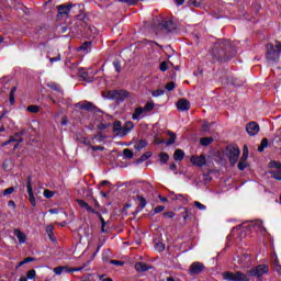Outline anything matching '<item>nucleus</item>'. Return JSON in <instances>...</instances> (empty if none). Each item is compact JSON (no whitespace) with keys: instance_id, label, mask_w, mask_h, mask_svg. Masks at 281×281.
Wrapping results in <instances>:
<instances>
[{"instance_id":"obj_5","label":"nucleus","mask_w":281,"mask_h":281,"mask_svg":"<svg viewBox=\"0 0 281 281\" xmlns=\"http://www.w3.org/2000/svg\"><path fill=\"white\" fill-rule=\"evenodd\" d=\"M222 278L224 281H250L247 274L240 271H225L222 273Z\"/></svg>"},{"instance_id":"obj_12","label":"nucleus","mask_w":281,"mask_h":281,"mask_svg":"<svg viewBox=\"0 0 281 281\" xmlns=\"http://www.w3.org/2000/svg\"><path fill=\"white\" fill-rule=\"evenodd\" d=\"M190 161L193 166H196L198 168H203V166L207 165V158H205V155H193L191 156Z\"/></svg>"},{"instance_id":"obj_23","label":"nucleus","mask_w":281,"mask_h":281,"mask_svg":"<svg viewBox=\"0 0 281 281\" xmlns=\"http://www.w3.org/2000/svg\"><path fill=\"white\" fill-rule=\"evenodd\" d=\"M144 108L142 106H137L135 110H134V113L132 114V120L134 121H138V120H142L144 119ZM143 115V116H142Z\"/></svg>"},{"instance_id":"obj_58","label":"nucleus","mask_w":281,"mask_h":281,"mask_svg":"<svg viewBox=\"0 0 281 281\" xmlns=\"http://www.w3.org/2000/svg\"><path fill=\"white\" fill-rule=\"evenodd\" d=\"M165 89H167V91H173L175 90V82H168L166 86H165Z\"/></svg>"},{"instance_id":"obj_16","label":"nucleus","mask_w":281,"mask_h":281,"mask_svg":"<svg viewBox=\"0 0 281 281\" xmlns=\"http://www.w3.org/2000/svg\"><path fill=\"white\" fill-rule=\"evenodd\" d=\"M134 201H138V205L135 210V214H139V212H142V210H144L146 207V205H148V201H146V198H144L143 195L137 194L134 198Z\"/></svg>"},{"instance_id":"obj_8","label":"nucleus","mask_w":281,"mask_h":281,"mask_svg":"<svg viewBox=\"0 0 281 281\" xmlns=\"http://www.w3.org/2000/svg\"><path fill=\"white\" fill-rule=\"evenodd\" d=\"M268 168H272V170L269 171L271 178L276 179V181H281V162L277 160H271L268 165Z\"/></svg>"},{"instance_id":"obj_38","label":"nucleus","mask_w":281,"mask_h":281,"mask_svg":"<svg viewBox=\"0 0 281 281\" xmlns=\"http://www.w3.org/2000/svg\"><path fill=\"white\" fill-rule=\"evenodd\" d=\"M116 74H120L122 71V61L120 59H114L112 63Z\"/></svg>"},{"instance_id":"obj_27","label":"nucleus","mask_w":281,"mask_h":281,"mask_svg":"<svg viewBox=\"0 0 281 281\" xmlns=\"http://www.w3.org/2000/svg\"><path fill=\"white\" fill-rule=\"evenodd\" d=\"M93 45V42L88 41V42H83L79 47H78V52H85L86 54H89V52H91V46Z\"/></svg>"},{"instance_id":"obj_30","label":"nucleus","mask_w":281,"mask_h":281,"mask_svg":"<svg viewBox=\"0 0 281 281\" xmlns=\"http://www.w3.org/2000/svg\"><path fill=\"white\" fill-rule=\"evenodd\" d=\"M46 234L52 243H56V236L54 235V225L46 226Z\"/></svg>"},{"instance_id":"obj_33","label":"nucleus","mask_w":281,"mask_h":281,"mask_svg":"<svg viewBox=\"0 0 281 281\" xmlns=\"http://www.w3.org/2000/svg\"><path fill=\"white\" fill-rule=\"evenodd\" d=\"M146 146H148L146 139H140L134 145V148L135 150H142L143 148H146Z\"/></svg>"},{"instance_id":"obj_7","label":"nucleus","mask_w":281,"mask_h":281,"mask_svg":"<svg viewBox=\"0 0 281 281\" xmlns=\"http://www.w3.org/2000/svg\"><path fill=\"white\" fill-rule=\"evenodd\" d=\"M226 150L231 166H236L238 159H240V148L238 146H227Z\"/></svg>"},{"instance_id":"obj_41","label":"nucleus","mask_w":281,"mask_h":281,"mask_svg":"<svg viewBox=\"0 0 281 281\" xmlns=\"http://www.w3.org/2000/svg\"><path fill=\"white\" fill-rule=\"evenodd\" d=\"M14 93H16V86H14L11 91H10V94H9V102L10 104H14V102H16V100L14 99Z\"/></svg>"},{"instance_id":"obj_63","label":"nucleus","mask_w":281,"mask_h":281,"mask_svg":"<svg viewBox=\"0 0 281 281\" xmlns=\"http://www.w3.org/2000/svg\"><path fill=\"white\" fill-rule=\"evenodd\" d=\"M102 186H111V182H109V180H103L98 184V188H102Z\"/></svg>"},{"instance_id":"obj_45","label":"nucleus","mask_w":281,"mask_h":281,"mask_svg":"<svg viewBox=\"0 0 281 281\" xmlns=\"http://www.w3.org/2000/svg\"><path fill=\"white\" fill-rule=\"evenodd\" d=\"M166 93V91L164 89H157L156 91L151 92L153 98H159L161 95H164Z\"/></svg>"},{"instance_id":"obj_37","label":"nucleus","mask_w":281,"mask_h":281,"mask_svg":"<svg viewBox=\"0 0 281 281\" xmlns=\"http://www.w3.org/2000/svg\"><path fill=\"white\" fill-rule=\"evenodd\" d=\"M269 146V139L268 138H262L261 139V144L260 146L258 147V153H263L265 151V148H267Z\"/></svg>"},{"instance_id":"obj_6","label":"nucleus","mask_w":281,"mask_h":281,"mask_svg":"<svg viewBox=\"0 0 281 281\" xmlns=\"http://www.w3.org/2000/svg\"><path fill=\"white\" fill-rule=\"evenodd\" d=\"M156 29L166 32L167 34H172V32L177 30V24L172 20L165 18L158 22Z\"/></svg>"},{"instance_id":"obj_44","label":"nucleus","mask_w":281,"mask_h":281,"mask_svg":"<svg viewBox=\"0 0 281 281\" xmlns=\"http://www.w3.org/2000/svg\"><path fill=\"white\" fill-rule=\"evenodd\" d=\"M247 166H249V164H247V160H243V158H240L237 165L238 170L243 171L247 168Z\"/></svg>"},{"instance_id":"obj_18","label":"nucleus","mask_w":281,"mask_h":281,"mask_svg":"<svg viewBox=\"0 0 281 281\" xmlns=\"http://www.w3.org/2000/svg\"><path fill=\"white\" fill-rule=\"evenodd\" d=\"M55 276H63V273H74V270L69 266H58L54 268Z\"/></svg>"},{"instance_id":"obj_24","label":"nucleus","mask_w":281,"mask_h":281,"mask_svg":"<svg viewBox=\"0 0 281 281\" xmlns=\"http://www.w3.org/2000/svg\"><path fill=\"white\" fill-rule=\"evenodd\" d=\"M13 234L16 236L20 245H24L25 240H27V235H25V233L21 232L20 229H14Z\"/></svg>"},{"instance_id":"obj_26","label":"nucleus","mask_w":281,"mask_h":281,"mask_svg":"<svg viewBox=\"0 0 281 281\" xmlns=\"http://www.w3.org/2000/svg\"><path fill=\"white\" fill-rule=\"evenodd\" d=\"M122 131H123L122 121H114L112 132L116 133L119 137H122Z\"/></svg>"},{"instance_id":"obj_47","label":"nucleus","mask_w":281,"mask_h":281,"mask_svg":"<svg viewBox=\"0 0 281 281\" xmlns=\"http://www.w3.org/2000/svg\"><path fill=\"white\" fill-rule=\"evenodd\" d=\"M36 278V270L32 269L26 272V279L27 280H34Z\"/></svg>"},{"instance_id":"obj_17","label":"nucleus","mask_w":281,"mask_h":281,"mask_svg":"<svg viewBox=\"0 0 281 281\" xmlns=\"http://www.w3.org/2000/svg\"><path fill=\"white\" fill-rule=\"evenodd\" d=\"M48 87V89H52V91H56V93H58L59 98H63V95H65V90H63V87H60V85L50 81L46 85Z\"/></svg>"},{"instance_id":"obj_34","label":"nucleus","mask_w":281,"mask_h":281,"mask_svg":"<svg viewBox=\"0 0 281 281\" xmlns=\"http://www.w3.org/2000/svg\"><path fill=\"white\" fill-rule=\"evenodd\" d=\"M159 161L160 164H168V161L170 160V155L166 154L165 151H161L159 155Z\"/></svg>"},{"instance_id":"obj_60","label":"nucleus","mask_w":281,"mask_h":281,"mask_svg":"<svg viewBox=\"0 0 281 281\" xmlns=\"http://www.w3.org/2000/svg\"><path fill=\"white\" fill-rule=\"evenodd\" d=\"M60 59H61L60 54H58L56 57H50L49 61L50 63H60Z\"/></svg>"},{"instance_id":"obj_32","label":"nucleus","mask_w":281,"mask_h":281,"mask_svg":"<svg viewBox=\"0 0 281 281\" xmlns=\"http://www.w3.org/2000/svg\"><path fill=\"white\" fill-rule=\"evenodd\" d=\"M155 109V101L150 100V101H147L145 106L143 108V111L145 113H150V111H153Z\"/></svg>"},{"instance_id":"obj_57","label":"nucleus","mask_w":281,"mask_h":281,"mask_svg":"<svg viewBox=\"0 0 281 281\" xmlns=\"http://www.w3.org/2000/svg\"><path fill=\"white\" fill-rule=\"evenodd\" d=\"M110 265H115L116 267H124V261L110 260Z\"/></svg>"},{"instance_id":"obj_21","label":"nucleus","mask_w":281,"mask_h":281,"mask_svg":"<svg viewBox=\"0 0 281 281\" xmlns=\"http://www.w3.org/2000/svg\"><path fill=\"white\" fill-rule=\"evenodd\" d=\"M134 269L137 273H145V271H149L150 266H147L145 262L138 261L135 263Z\"/></svg>"},{"instance_id":"obj_11","label":"nucleus","mask_w":281,"mask_h":281,"mask_svg":"<svg viewBox=\"0 0 281 281\" xmlns=\"http://www.w3.org/2000/svg\"><path fill=\"white\" fill-rule=\"evenodd\" d=\"M26 191L32 207H36V198L34 196V189L32 188V176H27L26 178Z\"/></svg>"},{"instance_id":"obj_9","label":"nucleus","mask_w":281,"mask_h":281,"mask_svg":"<svg viewBox=\"0 0 281 281\" xmlns=\"http://www.w3.org/2000/svg\"><path fill=\"white\" fill-rule=\"evenodd\" d=\"M108 98L110 100H116V102H124L128 98V91L126 90H110L108 91Z\"/></svg>"},{"instance_id":"obj_4","label":"nucleus","mask_w":281,"mask_h":281,"mask_svg":"<svg viewBox=\"0 0 281 281\" xmlns=\"http://www.w3.org/2000/svg\"><path fill=\"white\" fill-rule=\"evenodd\" d=\"M247 273L250 276V278H257L259 281H262V276H267V273H269V265H258L248 270Z\"/></svg>"},{"instance_id":"obj_64","label":"nucleus","mask_w":281,"mask_h":281,"mask_svg":"<svg viewBox=\"0 0 281 281\" xmlns=\"http://www.w3.org/2000/svg\"><path fill=\"white\" fill-rule=\"evenodd\" d=\"M34 260H36V258H34V257H26V258H24V265H27V262H34Z\"/></svg>"},{"instance_id":"obj_2","label":"nucleus","mask_w":281,"mask_h":281,"mask_svg":"<svg viewBox=\"0 0 281 281\" xmlns=\"http://www.w3.org/2000/svg\"><path fill=\"white\" fill-rule=\"evenodd\" d=\"M77 27L81 36H83V38H94L95 34H98V29L89 24V15L81 13L77 15Z\"/></svg>"},{"instance_id":"obj_62","label":"nucleus","mask_w":281,"mask_h":281,"mask_svg":"<svg viewBox=\"0 0 281 281\" xmlns=\"http://www.w3.org/2000/svg\"><path fill=\"white\" fill-rule=\"evenodd\" d=\"M155 144L159 145V144H166V139L160 138V137H156L155 138Z\"/></svg>"},{"instance_id":"obj_50","label":"nucleus","mask_w":281,"mask_h":281,"mask_svg":"<svg viewBox=\"0 0 281 281\" xmlns=\"http://www.w3.org/2000/svg\"><path fill=\"white\" fill-rule=\"evenodd\" d=\"M164 218H175V216H177L176 212L169 211V212H165L162 214Z\"/></svg>"},{"instance_id":"obj_31","label":"nucleus","mask_w":281,"mask_h":281,"mask_svg":"<svg viewBox=\"0 0 281 281\" xmlns=\"http://www.w3.org/2000/svg\"><path fill=\"white\" fill-rule=\"evenodd\" d=\"M150 157H153V153L151 151H146L145 154H143L137 160L136 164H144V161H147V159H150Z\"/></svg>"},{"instance_id":"obj_51","label":"nucleus","mask_w":281,"mask_h":281,"mask_svg":"<svg viewBox=\"0 0 281 281\" xmlns=\"http://www.w3.org/2000/svg\"><path fill=\"white\" fill-rule=\"evenodd\" d=\"M164 210H166V206H164V205H158V206H156L155 209H154V216H155V214H161V212H164Z\"/></svg>"},{"instance_id":"obj_46","label":"nucleus","mask_w":281,"mask_h":281,"mask_svg":"<svg viewBox=\"0 0 281 281\" xmlns=\"http://www.w3.org/2000/svg\"><path fill=\"white\" fill-rule=\"evenodd\" d=\"M26 111H29V113H38V111H41V108H38V105H29Z\"/></svg>"},{"instance_id":"obj_59","label":"nucleus","mask_w":281,"mask_h":281,"mask_svg":"<svg viewBox=\"0 0 281 281\" xmlns=\"http://www.w3.org/2000/svg\"><path fill=\"white\" fill-rule=\"evenodd\" d=\"M44 196H45V199H52L54 196V192H52L49 190H45Z\"/></svg>"},{"instance_id":"obj_29","label":"nucleus","mask_w":281,"mask_h":281,"mask_svg":"<svg viewBox=\"0 0 281 281\" xmlns=\"http://www.w3.org/2000/svg\"><path fill=\"white\" fill-rule=\"evenodd\" d=\"M186 157V151L183 149H176L173 153V159L175 161H183Z\"/></svg>"},{"instance_id":"obj_53","label":"nucleus","mask_w":281,"mask_h":281,"mask_svg":"<svg viewBox=\"0 0 281 281\" xmlns=\"http://www.w3.org/2000/svg\"><path fill=\"white\" fill-rule=\"evenodd\" d=\"M14 192V187L11 188H7L3 190V195L4 196H10V194H12Z\"/></svg>"},{"instance_id":"obj_3","label":"nucleus","mask_w":281,"mask_h":281,"mask_svg":"<svg viewBox=\"0 0 281 281\" xmlns=\"http://www.w3.org/2000/svg\"><path fill=\"white\" fill-rule=\"evenodd\" d=\"M266 58L268 63H279L280 61V55H281V42L277 41L276 45L272 43H268L266 45Z\"/></svg>"},{"instance_id":"obj_54","label":"nucleus","mask_w":281,"mask_h":281,"mask_svg":"<svg viewBox=\"0 0 281 281\" xmlns=\"http://www.w3.org/2000/svg\"><path fill=\"white\" fill-rule=\"evenodd\" d=\"M194 205H195V207H198V210H201V211L207 210V206H205V204H203V203H201L199 201H195Z\"/></svg>"},{"instance_id":"obj_22","label":"nucleus","mask_w":281,"mask_h":281,"mask_svg":"<svg viewBox=\"0 0 281 281\" xmlns=\"http://www.w3.org/2000/svg\"><path fill=\"white\" fill-rule=\"evenodd\" d=\"M71 8H74L72 4H60L57 7V12L63 16L65 14H69V12H71Z\"/></svg>"},{"instance_id":"obj_28","label":"nucleus","mask_w":281,"mask_h":281,"mask_svg":"<svg viewBox=\"0 0 281 281\" xmlns=\"http://www.w3.org/2000/svg\"><path fill=\"white\" fill-rule=\"evenodd\" d=\"M77 203L80 205V207L90 212V214L95 213V210H93V207H91V205H89V203H87L85 200H77Z\"/></svg>"},{"instance_id":"obj_35","label":"nucleus","mask_w":281,"mask_h":281,"mask_svg":"<svg viewBox=\"0 0 281 281\" xmlns=\"http://www.w3.org/2000/svg\"><path fill=\"white\" fill-rule=\"evenodd\" d=\"M169 135V139L166 142L167 146H172V144H175V142H177V134L172 133V132H168Z\"/></svg>"},{"instance_id":"obj_61","label":"nucleus","mask_w":281,"mask_h":281,"mask_svg":"<svg viewBox=\"0 0 281 281\" xmlns=\"http://www.w3.org/2000/svg\"><path fill=\"white\" fill-rule=\"evenodd\" d=\"M93 214L98 215L99 220L101 221V224H102V223H106V221L104 220V217H102V214H101L100 212L94 211Z\"/></svg>"},{"instance_id":"obj_10","label":"nucleus","mask_w":281,"mask_h":281,"mask_svg":"<svg viewBox=\"0 0 281 281\" xmlns=\"http://www.w3.org/2000/svg\"><path fill=\"white\" fill-rule=\"evenodd\" d=\"M21 142H23V132H19L10 136V138L7 142L2 143V147L10 146V144H13V150H16Z\"/></svg>"},{"instance_id":"obj_20","label":"nucleus","mask_w":281,"mask_h":281,"mask_svg":"<svg viewBox=\"0 0 281 281\" xmlns=\"http://www.w3.org/2000/svg\"><path fill=\"white\" fill-rule=\"evenodd\" d=\"M134 128L135 123H133V121L125 122V124L123 125L121 137H126V135H128Z\"/></svg>"},{"instance_id":"obj_19","label":"nucleus","mask_w":281,"mask_h":281,"mask_svg":"<svg viewBox=\"0 0 281 281\" xmlns=\"http://www.w3.org/2000/svg\"><path fill=\"white\" fill-rule=\"evenodd\" d=\"M178 111H190V101L188 99H180L176 103Z\"/></svg>"},{"instance_id":"obj_52","label":"nucleus","mask_w":281,"mask_h":281,"mask_svg":"<svg viewBox=\"0 0 281 281\" xmlns=\"http://www.w3.org/2000/svg\"><path fill=\"white\" fill-rule=\"evenodd\" d=\"M111 126V123H100L97 128L98 131H105V128H109Z\"/></svg>"},{"instance_id":"obj_49","label":"nucleus","mask_w":281,"mask_h":281,"mask_svg":"<svg viewBox=\"0 0 281 281\" xmlns=\"http://www.w3.org/2000/svg\"><path fill=\"white\" fill-rule=\"evenodd\" d=\"M120 3H126L127 5H137L139 0H119Z\"/></svg>"},{"instance_id":"obj_25","label":"nucleus","mask_w":281,"mask_h":281,"mask_svg":"<svg viewBox=\"0 0 281 281\" xmlns=\"http://www.w3.org/2000/svg\"><path fill=\"white\" fill-rule=\"evenodd\" d=\"M227 81L231 82L233 87H243V85H245V80L237 77H227Z\"/></svg>"},{"instance_id":"obj_13","label":"nucleus","mask_w":281,"mask_h":281,"mask_svg":"<svg viewBox=\"0 0 281 281\" xmlns=\"http://www.w3.org/2000/svg\"><path fill=\"white\" fill-rule=\"evenodd\" d=\"M204 270H205V265L199 261H194L189 268L191 276H199L200 273H203Z\"/></svg>"},{"instance_id":"obj_55","label":"nucleus","mask_w":281,"mask_h":281,"mask_svg":"<svg viewBox=\"0 0 281 281\" xmlns=\"http://www.w3.org/2000/svg\"><path fill=\"white\" fill-rule=\"evenodd\" d=\"M160 71H168V63L167 61H161L159 65Z\"/></svg>"},{"instance_id":"obj_14","label":"nucleus","mask_w":281,"mask_h":281,"mask_svg":"<svg viewBox=\"0 0 281 281\" xmlns=\"http://www.w3.org/2000/svg\"><path fill=\"white\" fill-rule=\"evenodd\" d=\"M246 133H248L250 137L258 135V133H260V125H258L256 122H249L246 125Z\"/></svg>"},{"instance_id":"obj_1","label":"nucleus","mask_w":281,"mask_h":281,"mask_svg":"<svg viewBox=\"0 0 281 281\" xmlns=\"http://www.w3.org/2000/svg\"><path fill=\"white\" fill-rule=\"evenodd\" d=\"M238 54L236 46L229 40H220L213 44V47L209 50V56L211 63L214 65L218 63L224 65V63H229L232 58Z\"/></svg>"},{"instance_id":"obj_15","label":"nucleus","mask_w":281,"mask_h":281,"mask_svg":"<svg viewBox=\"0 0 281 281\" xmlns=\"http://www.w3.org/2000/svg\"><path fill=\"white\" fill-rule=\"evenodd\" d=\"M83 111H90V113H104L100 108L90 101H85V104L80 105Z\"/></svg>"},{"instance_id":"obj_48","label":"nucleus","mask_w":281,"mask_h":281,"mask_svg":"<svg viewBox=\"0 0 281 281\" xmlns=\"http://www.w3.org/2000/svg\"><path fill=\"white\" fill-rule=\"evenodd\" d=\"M240 159H243V161H247V159H249V149L247 146H244V151Z\"/></svg>"},{"instance_id":"obj_39","label":"nucleus","mask_w":281,"mask_h":281,"mask_svg":"<svg viewBox=\"0 0 281 281\" xmlns=\"http://www.w3.org/2000/svg\"><path fill=\"white\" fill-rule=\"evenodd\" d=\"M212 142H214L213 137H202V138H200L201 146H210V144H212Z\"/></svg>"},{"instance_id":"obj_42","label":"nucleus","mask_w":281,"mask_h":281,"mask_svg":"<svg viewBox=\"0 0 281 281\" xmlns=\"http://www.w3.org/2000/svg\"><path fill=\"white\" fill-rule=\"evenodd\" d=\"M134 155L135 154L133 153V150L128 148L123 149V156L125 157V159H133Z\"/></svg>"},{"instance_id":"obj_43","label":"nucleus","mask_w":281,"mask_h":281,"mask_svg":"<svg viewBox=\"0 0 281 281\" xmlns=\"http://www.w3.org/2000/svg\"><path fill=\"white\" fill-rule=\"evenodd\" d=\"M273 269H274V271H277V273L281 274V266H280V260L278 259V257H276L273 260Z\"/></svg>"},{"instance_id":"obj_36","label":"nucleus","mask_w":281,"mask_h":281,"mask_svg":"<svg viewBox=\"0 0 281 281\" xmlns=\"http://www.w3.org/2000/svg\"><path fill=\"white\" fill-rule=\"evenodd\" d=\"M203 1L205 0H189L188 3L189 5H193V8H203Z\"/></svg>"},{"instance_id":"obj_40","label":"nucleus","mask_w":281,"mask_h":281,"mask_svg":"<svg viewBox=\"0 0 281 281\" xmlns=\"http://www.w3.org/2000/svg\"><path fill=\"white\" fill-rule=\"evenodd\" d=\"M9 1H10V3L8 4L9 8H14L15 10H19L23 5V3H21V1L19 0H9Z\"/></svg>"},{"instance_id":"obj_56","label":"nucleus","mask_w":281,"mask_h":281,"mask_svg":"<svg viewBox=\"0 0 281 281\" xmlns=\"http://www.w3.org/2000/svg\"><path fill=\"white\" fill-rule=\"evenodd\" d=\"M80 78H83V80H87V76H89V72L85 71V68L79 69Z\"/></svg>"}]
</instances>
